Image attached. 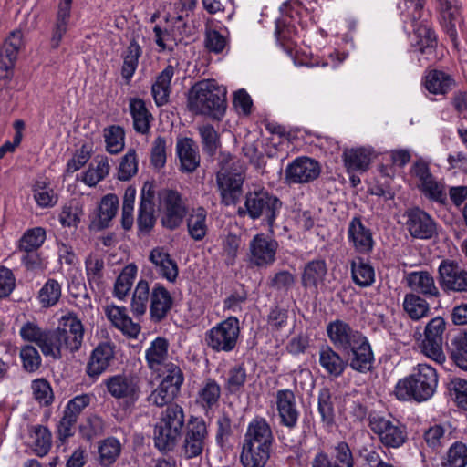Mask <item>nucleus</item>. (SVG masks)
<instances>
[{"label":"nucleus","instance_id":"obj_43","mask_svg":"<svg viewBox=\"0 0 467 467\" xmlns=\"http://www.w3.org/2000/svg\"><path fill=\"white\" fill-rule=\"evenodd\" d=\"M351 277L359 287H368L375 282V270L370 264L358 258L351 262Z\"/></svg>","mask_w":467,"mask_h":467},{"label":"nucleus","instance_id":"obj_30","mask_svg":"<svg viewBox=\"0 0 467 467\" xmlns=\"http://www.w3.org/2000/svg\"><path fill=\"white\" fill-rule=\"evenodd\" d=\"M168 340L164 337H157L146 350L148 367L159 375L162 368L171 363L168 362Z\"/></svg>","mask_w":467,"mask_h":467},{"label":"nucleus","instance_id":"obj_35","mask_svg":"<svg viewBox=\"0 0 467 467\" xmlns=\"http://www.w3.org/2000/svg\"><path fill=\"white\" fill-rule=\"evenodd\" d=\"M270 448L244 442L240 456L244 467H265L270 457Z\"/></svg>","mask_w":467,"mask_h":467},{"label":"nucleus","instance_id":"obj_23","mask_svg":"<svg viewBox=\"0 0 467 467\" xmlns=\"http://www.w3.org/2000/svg\"><path fill=\"white\" fill-rule=\"evenodd\" d=\"M405 281L407 286L419 296L438 298L441 295L433 276L428 271L410 272L406 275Z\"/></svg>","mask_w":467,"mask_h":467},{"label":"nucleus","instance_id":"obj_41","mask_svg":"<svg viewBox=\"0 0 467 467\" xmlns=\"http://www.w3.org/2000/svg\"><path fill=\"white\" fill-rule=\"evenodd\" d=\"M221 387L213 379H208L198 391L196 402L206 411L218 405Z\"/></svg>","mask_w":467,"mask_h":467},{"label":"nucleus","instance_id":"obj_17","mask_svg":"<svg viewBox=\"0 0 467 467\" xmlns=\"http://www.w3.org/2000/svg\"><path fill=\"white\" fill-rule=\"evenodd\" d=\"M278 244L263 234H256L249 244L250 263L258 267H267L275 261Z\"/></svg>","mask_w":467,"mask_h":467},{"label":"nucleus","instance_id":"obj_11","mask_svg":"<svg viewBox=\"0 0 467 467\" xmlns=\"http://www.w3.org/2000/svg\"><path fill=\"white\" fill-rule=\"evenodd\" d=\"M410 172L412 176L418 179V188L426 197L436 202L445 203L447 197L444 185L431 174L426 161H417L412 165Z\"/></svg>","mask_w":467,"mask_h":467},{"label":"nucleus","instance_id":"obj_36","mask_svg":"<svg viewBox=\"0 0 467 467\" xmlns=\"http://www.w3.org/2000/svg\"><path fill=\"white\" fill-rule=\"evenodd\" d=\"M150 262L155 265L157 272L163 278L173 282L178 276L176 263L161 248H154L150 254Z\"/></svg>","mask_w":467,"mask_h":467},{"label":"nucleus","instance_id":"obj_47","mask_svg":"<svg viewBox=\"0 0 467 467\" xmlns=\"http://www.w3.org/2000/svg\"><path fill=\"white\" fill-rule=\"evenodd\" d=\"M451 427L450 424H435L424 432V440L427 445L438 450L451 440Z\"/></svg>","mask_w":467,"mask_h":467},{"label":"nucleus","instance_id":"obj_8","mask_svg":"<svg viewBox=\"0 0 467 467\" xmlns=\"http://www.w3.org/2000/svg\"><path fill=\"white\" fill-rule=\"evenodd\" d=\"M368 426L387 448H400L407 441L406 427L390 416L370 414Z\"/></svg>","mask_w":467,"mask_h":467},{"label":"nucleus","instance_id":"obj_64","mask_svg":"<svg viewBox=\"0 0 467 467\" xmlns=\"http://www.w3.org/2000/svg\"><path fill=\"white\" fill-rule=\"evenodd\" d=\"M454 348L451 351V358L462 369L467 370V330L454 338Z\"/></svg>","mask_w":467,"mask_h":467},{"label":"nucleus","instance_id":"obj_1","mask_svg":"<svg viewBox=\"0 0 467 467\" xmlns=\"http://www.w3.org/2000/svg\"><path fill=\"white\" fill-rule=\"evenodd\" d=\"M327 336L337 351L348 357L349 367L359 373L371 370L374 354L368 338L342 319L330 321L326 327Z\"/></svg>","mask_w":467,"mask_h":467},{"label":"nucleus","instance_id":"obj_54","mask_svg":"<svg viewBox=\"0 0 467 467\" xmlns=\"http://www.w3.org/2000/svg\"><path fill=\"white\" fill-rule=\"evenodd\" d=\"M61 285L55 279H48L38 292V300L42 306H55L61 296Z\"/></svg>","mask_w":467,"mask_h":467},{"label":"nucleus","instance_id":"obj_40","mask_svg":"<svg viewBox=\"0 0 467 467\" xmlns=\"http://www.w3.org/2000/svg\"><path fill=\"white\" fill-rule=\"evenodd\" d=\"M23 46L21 30L12 31L0 47V61L14 67L18 52Z\"/></svg>","mask_w":467,"mask_h":467},{"label":"nucleus","instance_id":"obj_13","mask_svg":"<svg viewBox=\"0 0 467 467\" xmlns=\"http://www.w3.org/2000/svg\"><path fill=\"white\" fill-rule=\"evenodd\" d=\"M159 196L164 207L161 224L170 230L178 228L186 214V206L181 194L177 191L165 189Z\"/></svg>","mask_w":467,"mask_h":467},{"label":"nucleus","instance_id":"obj_60","mask_svg":"<svg viewBox=\"0 0 467 467\" xmlns=\"http://www.w3.org/2000/svg\"><path fill=\"white\" fill-rule=\"evenodd\" d=\"M138 171V161L136 152L134 150H129L128 152L121 158L118 179L120 181H128L133 177Z\"/></svg>","mask_w":467,"mask_h":467},{"label":"nucleus","instance_id":"obj_7","mask_svg":"<svg viewBox=\"0 0 467 467\" xmlns=\"http://www.w3.org/2000/svg\"><path fill=\"white\" fill-rule=\"evenodd\" d=\"M184 421L182 408L178 404L169 405L154 428L155 447L161 451H172L181 437Z\"/></svg>","mask_w":467,"mask_h":467},{"label":"nucleus","instance_id":"obj_48","mask_svg":"<svg viewBox=\"0 0 467 467\" xmlns=\"http://www.w3.org/2000/svg\"><path fill=\"white\" fill-rule=\"evenodd\" d=\"M94 161L97 163L96 167L90 165L83 176V182L88 186H96L109 174L110 169L106 156L98 155Z\"/></svg>","mask_w":467,"mask_h":467},{"label":"nucleus","instance_id":"obj_16","mask_svg":"<svg viewBox=\"0 0 467 467\" xmlns=\"http://www.w3.org/2000/svg\"><path fill=\"white\" fill-rule=\"evenodd\" d=\"M406 227L410 234L416 239L428 240L438 235L435 220L420 208L407 212Z\"/></svg>","mask_w":467,"mask_h":467},{"label":"nucleus","instance_id":"obj_63","mask_svg":"<svg viewBox=\"0 0 467 467\" xmlns=\"http://www.w3.org/2000/svg\"><path fill=\"white\" fill-rule=\"evenodd\" d=\"M245 381V368L242 365H237L229 370L224 388L228 393L234 394L244 387Z\"/></svg>","mask_w":467,"mask_h":467},{"label":"nucleus","instance_id":"obj_32","mask_svg":"<svg viewBox=\"0 0 467 467\" xmlns=\"http://www.w3.org/2000/svg\"><path fill=\"white\" fill-rule=\"evenodd\" d=\"M244 442L271 449L273 434L269 424L265 419L254 420L249 424Z\"/></svg>","mask_w":467,"mask_h":467},{"label":"nucleus","instance_id":"obj_59","mask_svg":"<svg viewBox=\"0 0 467 467\" xmlns=\"http://www.w3.org/2000/svg\"><path fill=\"white\" fill-rule=\"evenodd\" d=\"M199 133L203 144V150L211 156L213 155L221 144L219 134L210 124L199 127Z\"/></svg>","mask_w":467,"mask_h":467},{"label":"nucleus","instance_id":"obj_4","mask_svg":"<svg viewBox=\"0 0 467 467\" xmlns=\"http://www.w3.org/2000/svg\"><path fill=\"white\" fill-rule=\"evenodd\" d=\"M438 384L436 370L427 364H419L408 377L400 379L395 395L400 400L425 401L432 397Z\"/></svg>","mask_w":467,"mask_h":467},{"label":"nucleus","instance_id":"obj_19","mask_svg":"<svg viewBox=\"0 0 467 467\" xmlns=\"http://www.w3.org/2000/svg\"><path fill=\"white\" fill-rule=\"evenodd\" d=\"M439 5L441 26L456 47L459 45L458 32L463 31V18L460 9L452 5L450 0H439Z\"/></svg>","mask_w":467,"mask_h":467},{"label":"nucleus","instance_id":"obj_57","mask_svg":"<svg viewBox=\"0 0 467 467\" xmlns=\"http://www.w3.org/2000/svg\"><path fill=\"white\" fill-rule=\"evenodd\" d=\"M466 464L467 446L461 441H456L450 447L442 467H465Z\"/></svg>","mask_w":467,"mask_h":467},{"label":"nucleus","instance_id":"obj_2","mask_svg":"<svg viewBox=\"0 0 467 467\" xmlns=\"http://www.w3.org/2000/svg\"><path fill=\"white\" fill-rule=\"evenodd\" d=\"M84 337V327L72 313L63 316L56 329L46 331L40 344L44 356L61 359L66 352L74 353L80 349Z\"/></svg>","mask_w":467,"mask_h":467},{"label":"nucleus","instance_id":"obj_3","mask_svg":"<svg viewBox=\"0 0 467 467\" xmlns=\"http://www.w3.org/2000/svg\"><path fill=\"white\" fill-rule=\"evenodd\" d=\"M226 88L214 79L196 82L189 90L188 109L195 115L221 119L226 110Z\"/></svg>","mask_w":467,"mask_h":467},{"label":"nucleus","instance_id":"obj_51","mask_svg":"<svg viewBox=\"0 0 467 467\" xmlns=\"http://www.w3.org/2000/svg\"><path fill=\"white\" fill-rule=\"evenodd\" d=\"M136 274L137 267L133 264H130L123 268L114 285V293L117 297L121 299L127 296L132 286Z\"/></svg>","mask_w":467,"mask_h":467},{"label":"nucleus","instance_id":"obj_28","mask_svg":"<svg viewBox=\"0 0 467 467\" xmlns=\"http://www.w3.org/2000/svg\"><path fill=\"white\" fill-rule=\"evenodd\" d=\"M105 313L113 326L122 331L123 334L131 338L137 337L140 331V327L127 315L125 307L109 306L106 307Z\"/></svg>","mask_w":467,"mask_h":467},{"label":"nucleus","instance_id":"obj_26","mask_svg":"<svg viewBox=\"0 0 467 467\" xmlns=\"http://www.w3.org/2000/svg\"><path fill=\"white\" fill-rule=\"evenodd\" d=\"M327 274V265L323 258H317L306 263L301 275L302 286L306 289L317 291L318 286L324 284Z\"/></svg>","mask_w":467,"mask_h":467},{"label":"nucleus","instance_id":"obj_5","mask_svg":"<svg viewBox=\"0 0 467 467\" xmlns=\"http://www.w3.org/2000/svg\"><path fill=\"white\" fill-rule=\"evenodd\" d=\"M221 169L216 174V183L222 203L226 206L236 204L243 192L244 171L239 161L230 154H222Z\"/></svg>","mask_w":467,"mask_h":467},{"label":"nucleus","instance_id":"obj_6","mask_svg":"<svg viewBox=\"0 0 467 467\" xmlns=\"http://www.w3.org/2000/svg\"><path fill=\"white\" fill-rule=\"evenodd\" d=\"M281 200L265 189L250 191L245 194L244 207H239L241 217L252 220L262 219V222L271 230L281 210Z\"/></svg>","mask_w":467,"mask_h":467},{"label":"nucleus","instance_id":"obj_62","mask_svg":"<svg viewBox=\"0 0 467 467\" xmlns=\"http://www.w3.org/2000/svg\"><path fill=\"white\" fill-rule=\"evenodd\" d=\"M20 358L23 368L30 373L36 371L42 363L37 349L31 345H26L21 348Z\"/></svg>","mask_w":467,"mask_h":467},{"label":"nucleus","instance_id":"obj_53","mask_svg":"<svg viewBox=\"0 0 467 467\" xmlns=\"http://www.w3.org/2000/svg\"><path fill=\"white\" fill-rule=\"evenodd\" d=\"M46 240V231L41 227L27 230L19 240V250L36 251Z\"/></svg>","mask_w":467,"mask_h":467},{"label":"nucleus","instance_id":"obj_61","mask_svg":"<svg viewBox=\"0 0 467 467\" xmlns=\"http://www.w3.org/2000/svg\"><path fill=\"white\" fill-rule=\"evenodd\" d=\"M334 467H354L352 451L346 441L337 442L332 449Z\"/></svg>","mask_w":467,"mask_h":467},{"label":"nucleus","instance_id":"obj_31","mask_svg":"<svg viewBox=\"0 0 467 467\" xmlns=\"http://www.w3.org/2000/svg\"><path fill=\"white\" fill-rule=\"evenodd\" d=\"M119 198L113 193L105 195L98 207L97 217L91 222L93 228L102 230L109 226L119 210Z\"/></svg>","mask_w":467,"mask_h":467},{"label":"nucleus","instance_id":"obj_58","mask_svg":"<svg viewBox=\"0 0 467 467\" xmlns=\"http://www.w3.org/2000/svg\"><path fill=\"white\" fill-rule=\"evenodd\" d=\"M448 390L457 405L467 410V380L461 378H452L448 382Z\"/></svg>","mask_w":467,"mask_h":467},{"label":"nucleus","instance_id":"obj_24","mask_svg":"<svg viewBox=\"0 0 467 467\" xmlns=\"http://www.w3.org/2000/svg\"><path fill=\"white\" fill-rule=\"evenodd\" d=\"M173 305L170 292L161 284H155L150 292V314L154 322L164 319Z\"/></svg>","mask_w":467,"mask_h":467},{"label":"nucleus","instance_id":"obj_25","mask_svg":"<svg viewBox=\"0 0 467 467\" xmlns=\"http://www.w3.org/2000/svg\"><path fill=\"white\" fill-rule=\"evenodd\" d=\"M114 348L110 344H99L92 351L87 365V374L93 379L107 370L114 359Z\"/></svg>","mask_w":467,"mask_h":467},{"label":"nucleus","instance_id":"obj_15","mask_svg":"<svg viewBox=\"0 0 467 467\" xmlns=\"http://www.w3.org/2000/svg\"><path fill=\"white\" fill-rule=\"evenodd\" d=\"M438 272L439 285L444 292L467 293V271L456 263L443 260Z\"/></svg>","mask_w":467,"mask_h":467},{"label":"nucleus","instance_id":"obj_45","mask_svg":"<svg viewBox=\"0 0 467 467\" xmlns=\"http://www.w3.org/2000/svg\"><path fill=\"white\" fill-rule=\"evenodd\" d=\"M137 223L140 231L142 232H149L155 223L154 203L150 192L147 194L142 192Z\"/></svg>","mask_w":467,"mask_h":467},{"label":"nucleus","instance_id":"obj_18","mask_svg":"<svg viewBox=\"0 0 467 467\" xmlns=\"http://www.w3.org/2000/svg\"><path fill=\"white\" fill-rule=\"evenodd\" d=\"M104 385L113 398L130 402H135L140 393L139 379L131 375L118 374L109 377L104 380Z\"/></svg>","mask_w":467,"mask_h":467},{"label":"nucleus","instance_id":"obj_33","mask_svg":"<svg viewBox=\"0 0 467 467\" xmlns=\"http://www.w3.org/2000/svg\"><path fill=\"white\" fill-rule=\"evenodd\" d=\"M175 67L168 65L156 78L151 86V93L157 106L168 103L171 92V82L174 76Z\"/></svg>","mask_w":467,"mask_h":467},{"label":"nucleus","instance_id":"obj_46","mask_svg":"<svg viewBox=\"0 0 467 467\" xmlns=\"http://www.w3.org/2000/svg\"><path fill=\"white\" fill-rule=\"evenodd\" d=\"M29 435L34 440L33 449L39 457L47 455L52 445L51 432L42 425H34L29 428Z\"/></svg>","mask_w":467,"mask_h":467},{"label":"nucleus","instance_id":"obj_44","mask_svg":"<svg viewBox=\"0 0 467 467\" xmlns=\"http://www.w3.org/2000/svg\"><path fill=\"white\" fill-rule=\"evenodd\" d=\"M402 306L412 320H420L427 317L430 312V305L426 299L415 293L405 295Z\"/></svg>","mask_w":467,"mask_h":467},{"label":"nucleus","instance_id":"obj_56","mask_svg":"<svg viewBox=\"0 0 467 467\" xmlns=\"http://www.w3.org/2000/svg\"><path fill=\"white\" fill-rule=\"evenodd\" d=\"M161 373L163 374L164 378L160 384L167 388H174L175 392L179 393L184 380V376L180 367L171 362L162 368Z\"/></svg>","mask_w":467,"mask_h":467},{"label":"nucleus","instance_id":"obj_52","mask_svg":"<svg viewBox=\"0 0 467 467\" xmlns=\"http://www.w3.org/2000/svg\"><path fill=\"white\" fill-rule=\"evenodd\" d=\"M104 139L108 152L117 154L123 150L125 132L120 126L112 125L104 129Z\"/></svg>","mask_w":467,"mask_h":467},{"label":"nucleus","instance_id":"obj_27","mask_svg":"<svg viewBox=\"0 0 467 467\" xmlns=\"http://www.w3.org/2000/svg\"><path fill=\"white\" fill-rule=\"evenodd\" d=\"M176 151L180 159L181 170L184 172H193L200 165V155L194 141L190 138L178 140Z\"/></svg>","mask_w":467,"mask_h":467},{"label":"nucleus","instance_id":"obj_39","mask_svg":"<svg viewBox=\"0 0 467 467\" xmlns=\"http://www.w3.org/2000/svg\"><path fill=\"white\" fill-rule=\"evenodd\" d=\"M189 235L194 241H202L208 233L207 212L202 207L193 209L187 219Z\"/></svg>","mask_w":467,"mask_h":467},{"label":"nucleus","instance_id":"obj_22","mask_svg":"<svg viewBox=\"0 0 467 467\" xmlns=\"http://www.w3.org/2000/svg\"><path fill=\"white\" fill-rule=\"evenodd\" d=\"M339 352L335 348L327 344L322 345L319 348V365L328 376L333 378L341 377L348 365H349L348 358L347 360L344 359Z\"/></svg>","mask_w":467,"mask_h":467},{"label":"nucleus","instance_id":"obj_14","mask_svg":"<svg viewBox=\"0 0 467 467\" xmlns=\"http://www.w3.org/2000/svg\"><path fill=\"white\" fill-rule=\"evenodd\" d=\"M208 431L202 420H191L184 433L182 453L186 459L200 456L206 445Z\"/></svg>","mask_w":467,"mask_h":467},{"label":"nucleus","instance_id":"obj_38","mask_svg":"<svg viewBox=\"0 0 467 467\" xmlns=\"http://www.w3.org/2000/svg\"><path fill=\"white\" fill-rule=\"evenodd\" d=\"M129 106L133 119L134 130L141 134L148 133L150 130V122L153 118L147 109L145 102L141 99H131Z\"/></svg>","mask_w":467,"mask_h":467},{"label":"nucleus","instance_id":"obj_12","mask_svg":"<svg viewBox=\"0 0 467 467\" xmlns=\"http://www.w3.org/2000/svg\"><path fill=\"white\" fill-rule=\"evenodd\" d=\"M321 172V167L309 157L296 158L285 170V181L288 185L304 184L315 181Z\"/></svg>","mask_w":467,"mask_h":467},{"label":"nucleus","instance_id":"obj_9","mask_svg":"<svg viewBox=\"0 0 467 467\" xmlns=\"http://www.w3.org/2000/svg\"><path fill=\"white\" fill-rule=\"evenodd\" d=\"M240 334L239 320L236 317H228L205 334L207 346L214 351L230 352L236 347Z\"/></svg>","mask_w":467,"mask_h":467},{"label":"nucleus","instance_id":"obj_50","mask_svg":"<svg viewBox=\"0 0 467 467\" xmlns=\"http://www.w3.org/2000/svg\"><path fill=\"white\" fill-rule=\"evenodd\" d=\"M149 284L140 280L135 288L131 301V311L133 315L140 317L145 314L150 298Z\"/></svg>","mask_w":467,"mask_h":467},{"label":"nucleus","instance_id":"obj_42","mask_svg":"<svg viewBox=\"0 0 467 467\" xmlns=\"http://www.w3.org/2000/svg\"><path fill=\"white\" fill-rule=\"evenodd\" d=\"M343 160L348 172L365 171L370 162V152L364 148L346 150Z\"/></svg>","mask_w":467,"mask_h":467},{"label":"nucleus","instance_id":"obj_55","mask_svg":"<svg viewBox=\"0 0 467 467\" xmlns=\"http://www.w3.org/2000/svg\"><path fill=\"white\" fill-rule=\"evenodd\" d=\"M318 412L325 426L330 427L334 424V405L328 389H322L318 394Z\"/></svg>","mask_w":467,"mask_h":467},{"label":"nucleus","instance_id":"obj_29","mask_svg":"<svg viewBox=\"0 0 467 467\" xmlns=\"http://www.w3.org/2000/svg\"><path fill=\"white\" fill-rule=\"evenodd\" d=\"M73 0H60L57 6L56 21L50 40L51 47L57 48L67 33L71 18V6Z\"/></svg>","mask_w":467,"mask_h":467},{"label":"nucleus","instance_id":"obj_21","mask_svg":"<svg viewBox=\"0 0 467 467\" xmlns=\"http://www.w3.org/2000/svg\"><path fill=\"white\" fill-rule=\"evenodd\" d=\"M348 238L354 249L359 253L368 254L374 246L371 230L365 226L360 216L351 219L348 227Z\"/></svg>","mask_w":467,"mask_h":467},{"label":"nucleus","instance_id":"obj_20","mask_svg":"<svg viewBox=\"0 0 467 467\" xmlns=\"http://www.w3.org/2000/svg\"><path fill=\"white\" fill-rule=\"evenodd\" d=\"M275 404L280 423L289 430L294 429L297 425L300 415L296 407L295 393L291 389L277 390Z\"/></svg>","mask_w":467,"mask_h":467},{"label":"nucleus","instance_id":"obj_10","mask_svg":"<svg viewBox=\"0 0 467 467\" xmlns=\"http://www.w3.org/2000/svg\"><path fill=\"white\" fill-rule=\"evenodd\" d=\"M445 327V320L441 317L430 320L426 325L424 339L420 346L421 352L439 364H442L446 359L442 349Z\"/></svg>","mask_w":467,"mask_h":467},{"label":"nucleus","instance_id":"obj_34","mask_svg":"<svg viewBox=\"0 0 467 467\" xmlns=\"http://www.w3.org/2000/svg\"><path fill=\"white\" fill-rule=\"evenodd\" d=\"M424 85L430 93L445 95L454 88L456 82L451 75L441 70L431 69L425 76Z\"/></svg>","mask_w":467,"mask_h":467},{"label":"nucleus","instance_id":"obj_49","mask_svg":"<svg viewBox=\"0 0 467 467\" xmlns=\"http://www.w3.org/2000/svg\"><path fill=\"white\" fill-rule=\"evenodd\" d=\"M99 461L102 466H110L119 458L121 444L116 438H108L102 441L98 448Z\"/></svg>","mask_w":467,"mask_h":467},{"label":"nucleus","instance_id":"obj_37","mask_svg":"<svg viewBox=\"0 0 467 467\" xmlns=\"http://www.w3.org/2000/svg\"><path fill=\"white\" fill-rule=\"evenodd\" d=\"M141 55L142 47L138 43L137 39L133 37L121 55L123 59L121 76L127 82L133 77L139 65V58Z\"/></svg>","mask_w":467,"mask_h":467}]
</instances>
